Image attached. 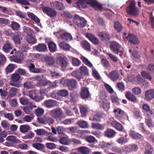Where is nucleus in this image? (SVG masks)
Returning <instances> with one entry per match:
<instances>
[{"mask_svg":"<svg viewBox=\"0 0 154 154\" xmlns=\"http://www.w3.org/2000/svg\"><path fill=\"white\" fill-rule=\"evenodd\" d=\"M101 116L98 114H96L91 116L89 118V120L93 121H100Z\"/></svg>","mask_w":154,"mask_h":154,"instance_id":"obj_43","label":"nucleus"},{"mask_svg":"<svg viewBox=\"0 0 154 154\" xmlns=\"http://www.w3.org/2000/svg\"><path fill=\"white\" fill-rule=\"evenodd\" d=\"M44 112V109L42 108H38L35 110V114L37 116H40L43 114Z\"/></svg>","mask_w":154,"mask_h":154,"instance_id":"obj_61","label":"nucleus"},{"mask_svg":"<svg viewBox=\"0 0 154 154\" xmlns=\"http://www.w3.org/2000/svg\"><path fill=\"white\" fill-rule=\"evenodd\" d=\"M111 125L113 126L115 129L119 131H122L124 129V128L122 125L116 121H112L111 122Z\"/></svg>","mask_w":154,"mask_h":154,"instance_id":"obj_27","label":"nucleus"},{"mask_svg":"<svg viewBox=\"0 0 154 154\" xmlns=\"http://www.w3.org/2000/svg\"><path fill=\"white\" fill-rule=\"evenodd\" d=\"M23 85L25 88H32L34 87L33 82L31 81H27L25 82Z\"/></svg>","mask_w":154,"mask_h":154,"instance_id":"obj_55","label":"nucleus"},{"mask_svg":"<svg viewBox=\"0 0 154 154\" xmlns=\"http://www.w3.org/2000/svg\"><path fill=\"white\" fill-rule=\"evenodd\" d=\"M51 5H52L54 8L59 10H62L65 8L63 4L62 3L57 1L52 2L51 3Z\"/></svg>","mask_w":154,"mask_h":154,"instance_id":"obj_20","label":"nucleus"},{"mask_svg":"<svg viewBox=\"0 0 154 154\" xmlns=\"http://www.w3.org/2000/svg\"><path fill=\"white\" fill-rule=\"evenodd\" d=\"M125 96L127 99L133 103H136L137 100L136 97L132 92L128 91L125 94Z\"/></svg>","mask_w":154,"mask_h":154,"instance_id":"obj_16","label":"nucleus"},{"mask_svg":"<svg viewBox=\"0 0 154 154\" xmlns=\"http://www.w3.org/2000/svg\"><path fill=\"white\" fill-rule=\"evenodd\" d=\"M32 146L35 149L39 150L43 149L45 147L44 144L39 143H33Z\"/></svg>","mask_w":154,"mask_h":154,"instance_id":"obj_50","label":"nucleus"},{"mask_svg":"<svg viewBox=\"0 0 154 154\" xmlns=\"http://www.w3.org/2000/svg\"><path fill=\"white\" fill-rule=\"evenodd\" d=\"M145 122L150 129L151 128L154 127V125L152 123V121L150 117H149L148 119H145Z\"/></svg>","mask_w":154,"mask_h":154,"instance_id":"obj_52","label":"nucleus"},{"mask_svg":"<svg viewBox=\"0 0 154 154\" xmlns=\"http://www.w3.org/2000/svg\"><path fill=\"white\" fill-rule=\"evenodd\" d=\"M81 45L83 48L88 51H91V46L89 43L86 41H83L81 42Z\"/></svg>","mask_w":154,"mask_h":154,"instance_id":"obj_28","label":"nucleus"},{"mask_svg":"<svg viewBox=\"0 0 154 154\" xmlns=\"http://www.w3.org/2000/svg\"><path fill=\"white\" fill-rule=\"evenodd\" d=\"M141 89L138 87H135L132 89V92L135 95H138L141 93Z\"/></svg>","mask_w":154,"mask_h":154,"instance_id":"obj_64","label":"nucleus"},{"mask_svg":"<svg viewBox=\"0 0 154 154\" xmlns=\"http://www.w3.org/2000/svg\"><path fill=\"white\" fill-rule=\"evenodd\" d=\"M78 124L81 128H88L89 127L88 123L83 120L79 121V122Z\"/></svg>","mask_w":154,"mask_h":154,"instance_id":"obj_49","label":"nucleus"},{"mask_svg":"<svg viewBox=\"0 0 154 154\" xmlns=\"http://www.w3.org/2000/svg\"><path fill=\"white\" fill-rule=\"evenodd\" d=\"M35 49L38 51L44 52L47 50V47L45 44L40 43L36 46Z\"/></svg>","mask_w":154,"mask_h":154,"instance_id":"obj_23","label":"nucleus"},{"mask_svg":"<svg viewBox=\"0 0 154 154\" xmlns=\"http://www.w3.org/2000/svg\"><path fill=\"white\" fill-rule=\"evenodd\" d=\"M6 62V59L5 56L1 54L0 56V67L4 65Z\"/></svg>","mask_w":154,"mask_h":154,"instance_id":"obj_60","label":"nucleus"},{"mask_svg":"<svg viewBox=\"0 0 154 154\" xmlns=\"http://www.w3.org/2000/svg\"><path fill=\"white\" fill-rule=\"evenodd\" d=\"M65 82L70 90H72L76 87V82L73 79H66Z\"/></svg>","mask_w":154,"mask_h":154,"instance_id":"obj_14","label":"nucleus"},{"mask_svg":"<svg viewBox=\"0 0 154 154\" xmlns=\"http://www.w3.org/2000/svg\"><path fill=\"white\" fill-rule=\"evenodd\" d=\"M1 125L5 130H8L9 129L10 125L6 121H2L1 122Z\"/></svg>","mask_w":154,"mask_h":154,"instance_id":"obj_54","label":"nucleus"},{"mask_svg":"<svg viewBox=\"0 0 154 154\" xmlns=\"http://www.w3.org/2000/svg\"><path fill=\"white\" fill-rule=\"evenodd\" d=\"M88 5L95 10H100L102 9L103 5L96 0H78V8L85 9Z\"/></svg>","mask_w":154,"mask_h":154,"instance_id":"obj_1","label":"nucleus"},{"mask_svg":"<svg viewBox=\"0 0 154 154\" xmlns=\"http://www.w3.org/2000/svg\"><path fill=\"white\" fill-rule=\"evenodd\" d=\"M116 133L114 130L108 129L105 131V136L109 138H112L116 135Z\"/></svg>","mask_w":154,"mask_h":154,"instance_id":"obj_25","label":"nucleus"},{"mask_svg":"<svg viewBox=\"0 0 154 154\" xmlns=\"http://www.w3.org/2000/svg\"><path fill=\"white\" fill-rule=\"evenodd\" d=\"M126 11L127 13L129 15L133 16L137 15L138 12L136 8L135 4L134 3H130L126 8Z\"/></svg>","mask_w":154,"mask_h":154,"instance_id":"obj_8","label":"nucleus"},{"mask_svg":"<svg viewBox=\"0 0 154 154\" xmlns=\"http://www.w3.org/2000/svg\"><path fill=\"white\" fill-rule=\"evenodd\" d=\"M59 141L60 143L63 145H67L69 143L68 139L66 137H62L60 139Z\"/></svg>","mask_w":154,"mask_h":154,"instance_id":"obj_56","label":"nucleus"},{"mask_svg":"<svg viewBox=\"0 0 154 154\" xmlns=\"http://www.w3.org/2000/svg\"><path fill=\"white\" fill-rule=\"evenodd\" d=\"M115 117L120 121L128 120V116L127 114L120 108L115 109L113 110Z\"/></svg>","mask_w":154,"mask_h":154,"instance_id":"obj_4","label":"nucleus"},{"mask_svg":"<svg viewBox=\"0 0 154 154\" xmlns=\"http://www.w3.org/2000/svg\"><path fill=\"white\" fill-rule=\"evenodd\" d=\"M54 119L50 117H47L45 118V124H48L49 125H51L54 123Z\"/></svg>","mask_w":154,"mask_h":154,"instance_id":"obj_63","label":"nucleus"},{"mask_svg":"<svg viewBox=\"0 0 154 154\" xmlns=\"http://www.w3.org/2000/svg\"><path fill=\"white\" fill-rule=\"evenodd\" d=\"M81 113L83 116H85L88 112L87 108L84 106H81L79 107Z\"/></svg>","mask_w":154,"mask_h":154,"instance_id":"obj_59","label":"nucleus"},{"mask_svg":"<svg viewBox=\"0 0 154 154\" xmlns=\"http://www.w3.org/2000/svg\"><path fill=\"white\" fill-rule=\"evenodd\" d=\"M100 106V107L103 108L106 111L108 110L109 108V104L107 102L106 100L101 102Z\"/></svg>","mask_w":154,"mask_h":154,"instance_id":"obj_36","label":"nucleus"},{"mask_svg":"<svg viewBox=\"0 0 154 154\" xmlns=\"http://www.w3.org/2000/svg\"><path fill=\"white\" fill-rule=\"evenodd\" d=\"M108 76L112 81H115L119 79V74L116 70H113L109 73Z\"/></svg>","mask_w":154,"mask_h":154,"instance_id":"obj_17","label":"nucleus"},{"mask_svg":"<svg viewBox=\"0 0 154 154\" xmlns=\"http://www.w3.org/2000/svg\"><path fill=\"white\" fill-rule=\"evenodd\" d=\"M26 40L28 43L30 44H35L37 42L36 38L32 35L26 36Z\"/></svg>","mask_w":154,"mask_h":154,"instance_id":"obj_39","label":"nucleus"},{"mask_svg":"<svg viewBox=\"0 0 154 154\" xmlns=\"http://www.w3.org/2000/svg\"><path fill=\"white\" fill-rule=\"evenodd\" d=\"M125 38L128 39L129 42L135 45L139 44L140 42L137 36L132 33L128 34Z\"/></svg>","mask_w":154,"mask_h":154,"instance_id":"obj_11","label":"nucleus"},{"mask_svg":"<svg viewBox=\"0 0 154 154\" xmlns=\"http://www.w3.org/2000/svg\"><path fill=\"white\" fill-rule=\"evenodd\" d=\"M30 128L29 125H20V129L21 132L26 133L28 131Z\"/></svg>","mask_w":154,"mask_h":154,"instance_id":"obj_44","label":"nucleus"},{"mask_svg":"<svg viewBox=\"0 0 154 154\" xmlns=\"http://www.w3.org/2000/svg\"><path fill=\"white\" fill-rule=\"evenodd\" d=\"M130 135L133 138L135 139H141L143 138V136L141 134H139L138 133H136L134 131H131Z\"/></svg>","mask_w":154,"mask_h":154,"instance_id":"obj_31","label":"nucleus"},{"mask_svg":"<svg viewBox=\"0 0 154 154\" xmlns=\"http://www.w3.org/2000/svg\"><path fill=\"white\" fill-rule=\"evenodd\" d=\"M124 137H122L118 138L116 140L117 142L121 144L127 143L128 139L126 138V137H127V134H126Z\"/></svg>","mask_w":154,"mask_h":154,"instance_id":"obj_33","label":"nucleus"},{"mask_svg":"<svg viewBox=\"0 0 154 154\" xmlns=\"http://www.w3.org/2000/svg\"><path fill=\"white\" fill-rule=\"evenodd\" d=\"M42 10L43 12L50 17H55L57 15V12L49 7H45Z\"/></svg>","mask_w":154,"mask_h":154,"instance_id":"obj_9","label":"nucleus"},{"mask_svg":"<svg viewBox=\"0 0 154 154\" xmlns=\"http://www.w3.org/2000/svg\"><path fill=\"white\" fill-rule=\"evenodd\" d=\"M86 36L93 44L95 45H98L99 44V41L97 38L94 35L88 33L86 34Z\"/></svg>","mask_w":154,"mask_h":154,"instance_id":"obj_18","label":"nucleus"},{"mask_svg":"<svg viewBox=\"0 0 154 154\" xmlns=\"http://www.w3.org/2000/svg\"><path fill=\"white\" fill-rule=\"evenodd\" d=\"M12 47H11L10 43H6L2 47V50L6 53H8L9 52L10 49H12Z\"/></svg>","mask_w":154,"mask_h":154,"instance_id":"obj_42","label":"nucleus"},{"mask_svg":"<svg viewBox=\"0 0 154 154\" xmlns=\"http://www.w3.org/2000/svg\"><path fill=\"white\" fill-rule=\"evenodd\" d=\"M110 49L114 53L118 54L119 53V56L122 58L124 53L123 48L119 44L116 42H113L110 45Z\"/></svg>","mask_w":154,"mask_h":154,"instance_id":"obj_3","label":"nucleus"},{"mask_svg":"<svg viewBox=\"0 0 154 154\" xmlns=\"http://www.w3.org/2000/svg\"><path fill=\"white\" fill-rule=\"evenodd\" d=\"M147 71L150 73L153 74L154 73V65L153 64H150L147 68Z\"/></svg>","mask_w":154,"mask_h":154,"instance_id":"obj_57","label":"nucleus"},{"mask_svg":"<svg viewBox=\"0 0 154 154\" xmlns=\"http://www.w3.org/2000/svg\"><path fill=\"white\" fill-rule=\"evenodd\" d=\"M80 59L82 60L83 63L88 67H91L93 66L92 63L87 58L83 56H81Z\"/></svg>","mask_w":154,"mask_h":154,"instance_id":"obj_46","label":"nucleus"},{"mask_svg":"<svg viewBox=\"0 0 154 154\" xmlns=\"http://www.w3.org/2000/svg\"><path fill=\"white\" fill-rule=\"evenodd\" d=\"M79 69L80 73L82 75H86L88 74V69L86 66H81L80 67Z\"/></svg>","mask_w":154,"mask_h":154,"instance_id":"obj_40","label":"nucleus"},{"mask_svg":"<svg viewBox=\"0 0 154 154\" xmlns=\"http://www.w3.org/2000/svg\"><path fill=\"white\" fill-rule=\"evenodd\" d=\"M81 97L83 99L88 98L91 96L89 89L88 88H82L80 94Z\"/></svg>","mask_w":154,"mask_h":154,"instance_id":"obj_12","label":"nucleus"},{"mask_svg":"<svg viewBox=\"0 0 154 154\" xmlns=\"http://www.w3.org/2000/svg\"><path fill=\"white\" fill-rule=\"evenodd\" d=\"M138 149L136 144H132L129 145L127 147V151L129 152H136Z\"/></svg>","mask_w":154,"mask_h":154,"instance_id":"obj_29","label":"nucleus"},{"mask_svg":"<svg viewBox=\"0 0 154 154\" xmlns=\"http://www.w3.org/2000/svg\"><path fill=\"white\" fill-rule=\"evenodd\" d=\"M44 103L47 108H50L56 105L57 102L55 100L50 99L45 100Z\"/></svg>","mask_w":154,"mask_h":154,"instance_id":"obj_21","label":"nucleus"},{"mask_svg":"<svg viewBox=\"0 0 154 154\" xmlns=\"http://www.w3.org/2000/svg\"><path fill=\"white\" fill-rule=\"evenodd\" d=\"M45 60L49 65H53L54 63V59L49 56H46L45 58Z\"/></svg>","mask_w":154,"mask_h":154,"instance_id":"obj_41","label":"nucleus"},{"mask_svg":"<svg viewBox=\"0 0 154 154\" xmlns=\"http://www.w3.org/2000/svg\"><path fill=\"white\" fill-rule=\"evenodd\" d=\"M63 112L61 109L56 108L51 110L50 112V115L58 122H60L65 118L63 116Z\"/></svg>","mask_w":154,"mask_h":154,"instance_id":"obj_5","label":"nucleus"},{"mask_svg":"<svg viewBox=\"0 0 154 154\" xmlns=\"http://www.w3.org/2000/svg\"><path fill=\"white\" fill-rule=\"evenodd\" d=\"M58 94L60 97H66L69 94L68 91L65 89H61L58 90Z\"/></svg>","mask_w":154,"mask_h":154,"instance_id":"obj_47","label":"nucleus"},{"mask_svg":"<svg viewBox=\"0 0 154 154\" xmlns=\"http://www.w3.org/2000/svg\"><path fill=\"white\" fill-rule=\"evenodd\" d=\"M20 33L18 32L13 37V39L15 44H20L21 38Z\"/></svg>","mask_w":154,"mask_h":154,"instance_id":"obj_38","label":"nucleus"},{"mask_svg":"<svg viewBox=\"0 0 154 154\" xmlns=\"http://www.w3.org/2000/svg\"><path fill=\"white\" fill-rule=\"evenodd\" d=\"M48 48L50 51L51 53L56 52L57 50L56 45L53 41H50L48 43Z\"/></svg>","mask_w":154,"mask_h":154,"instance_id":"obj_26","label":"nucleus"},{"mask_svg":"<svg viewBox=\"0 0 154 154\" xmlns=\"http://www.w3.org/2000/svg\"><path fill=\"white\" fill-rule=\"evenodd\" d=\"M87 21L84 18L78 15V26L83 27L86 26Z\"/></svg>","mask_w":154,"mask_h":154,"instance_id":"obj_24","label":"nucleus"},{"mask_svg":"<svg viewBox=\"0 0 154 154\" xmlns=\"http://www.w3.org/2000/svg\"><path fill=\"white\" fill-rule=\"evenodd\" d=\"M141 74L142 76L145 79H146L150 81L152 80V77L149 73L145 71H143L141 72Z\"/></svg>","mask_w":154,"mask_h":154,"instance_id":"obj_45","label":"nucleus"},{"mask_svg":"<svg viewBox=\"0 0 154 154\" xmlns=\"http://www.w3.org/2000/svg\"><path fill=\"white\" fill-rule=\"evenodd\" d=\"M114 27L118 32H120L122 30L123 27L119 21H116L114 22Z\"/></svg>","mask_w":154,"mask_h":154,"instance_id":"obj_32","label":"nucleus"},{"mask_svg":"<svg viewBox=\"0 0 154 154\" xmlns=\"http://www.w3.org/2000/svg\"><path fill=\"white\" fill-rule=\"evenodd\" d=\"M31 79V80L32 81H37L36 85L38 87L45 86L48 83V81L43 79L42 77L39 75H37L32 77Z\"/></svg>","mask_w":154,"mask_h":154,"instance_id":"obj_7","label":"nucleus"},{"mask_svg":"<svg viewBox=\"0 0 154 154\" xmlns=\"http://www.w3.org/2000/svg\"><path fill=\"white\" fill-rule=\"evenodd\" d=\"M20 103L23 105H26L28 104L29 101L28 99L25 97H22L19 99Z\"/></svg>","mask_w":154,"mask_h":154,"instance_id":"obj_62","label":"nucleus"},{"mask_svg":"<svg viewBox=\"0 0 154 154\" xmlns=\"http://www.w3.org/2000/svg\"><path fill=\"white\" fill-rule=\"evenodd\" d=\"M17 89L15 87L12 88L9 90V96L11 97H13L15 96L17 93Z\"/></svg>","mask_w":154,"mask_h":154,"instance_id":"obj_51","label":"nucleus"},{"mask_svg":"<svg viewBox=\"0 0 154 154\" xmlns=\"http://www.w3.org/2000/svg\"><path fill=\"white\" fill-rule=\"evenodd\" d=\"M59 38L62 40L66 42H68L72 39L71 35L67 32L64 33L60 35Z\"/></svg>","mask_w":154,"mask_h":154,"instance_id":"obj_19","label":"nucleus"},{"mask_svg":"<svg viewBox=\"0 0 154 154\" xmlns=\"http://www.w3.org/2000/svg\"><path fill=\"white\" fill-rule=\"evenodd\" d=\"M45 145L47 148L51 149H54L56 147V144L54 143H47Z\"/></svg>","mask_w":154,"mask_h":154,"instance_id":"obj_58","label":"nucleus"},{"mask_svg":"<svg viewBox=\"0 0 154 154\" xmlns=\"http://www.w3.org/2000/svg\"><path fill=\"white\" fill-rule=\"evenodd\" d=\"M11 26L13 30H18L20 28V25L18 23L14 21H12Z\"/></svg>","mask_w":154,"mask_h":154,"instance_id":"obj_53","label":"nucleus"},{"mask_svg":"<svg viewBox=\"0 0 154 154\" xmlns=\"http://www.w3.org/2000/svg\"><path fill=\"white\" fill-rule=\"evenodd\" d=\"M154 151V149L152 146H147L145 149V154H152Z\"/></svg>","mask_w":154,"mask_h":154,"instance_id":"obj_48","label":"nucleus"},{"mask_svg":"<svg viewBox=\"0 0 154 154\" xmlns=\"http://www.w3.org/2000/svg\"><path fill=\"white\" fill-rule=\"evenodd\" d=\"M23 58V54L21 52L16 51L15 55L11 57L10 59L14 62L20 63Z\"/></svg>","mask_w":154,"mask_h":154,"instance_id":"obj_10","label":"nucleus"},{"mask_svg":"<svg viewBox=\"0 0 154 154\" xmlns=\"http://www.w3.org/2000/svg\"><path fill=\"white\" fill-rule=\"evenodd\" d=\"M78 151L83 154H88L90 153V149L85 146H81L78 148Z\"/></svg>","mask_w":154,"mask_h":154,"instance_id":"obj_30","label":"nucleus"},{"mask_svg":"<svg viewBox=\"0 0 154 154\" xmlns=\"http://www.w3.org/2000/svg\"><path fill=\"white\" fill-rule=\"evenodd\" d=\"M98 35L101 40L103 41H108L111 38L110 35L106 32H102L99 33Z\"/></svg>","mask_w":154,"mask_h":154,"instance_id":"obj_15","label":"nucleus"},{"mask_svg":"<svg viewBox=\"0 0 154 154\" xmlns=\"http://www.w3.org/2000/svg\"><path fill=\"white\" fill-rule=\"evenodd\" d=\"M57 64L61 67L62 71H65L69 69L68 68L69 63L67 58L65 57L59 56L57 59Z\"/></svg>","mask_w":154,"mask_h":154,"instance_id":"obj_2","label":"nucleus"},{"mask_svg":"<svg viewBox=\"0 0 154 154\" xmlns=\"http://www.w3.org/2000/svg\"><path fill=\"white\" fill-rule=\"evenodd\" d=\"M59 46L60 48L66 51L69 50L70 48V46L68 44L64 42H60L59 44Z\"/></svg>","mask_w":154,"mask_h":154,"instance_id":"obj_35","label":"nucleus"},{"mask_svg":"<svg viewBox=\"0 0 154 154\" xmlns=\"http://www.w3.org/2000/svg\"><path fill=\"white\" fill-rule=\"evenodd\" d=\"M28 67L29 69V71L31 72L37 73H40L41 72V70L39 69L35 68L34 64L32 63H29Z\"/></svg>","mask_w":154,"mask_h":154,"instance_id":"obj_22","label":"nucleus"},{"mask_svg":"<svg viewBox=\"0 0 154 154\" xmlns=\"http://www.w3.org/2000/svg\"><path fill=\"white\" fill-rule=\"evenodd\" d=\"M15 68V65L14 64L10 63L7 66L5 69V71L7 74L12 72Z\"/></svg>","mask_w":154,"mask_h":154,"instance_id":"obj_34","label":"nucleus"},{"mask_svg":"<svg viewBox=\"0 0 154 154\" xmlns=\"http://www.w3.org/2000/svg\"><path fill=\"white\" fill-rule=\"evenodd\" d=\"M91 127L93 129L97 130H103L104 128V125L102 124L94 123H92L91 124Z\"/></svg>","mask_w":154,"mask_h":154,"instance_id":"obj_37","label":"nucleus"},{"mask_svg":"<svg viewBox=\"0 0 154 154\" xmlns=\"http://www.w3.org/2000/svg\"><path fill=\"white\" fill-rule=\"evenodd\" d=\"M20 78V75L18 73H16L13 74L11 77V80L10 82V85L17 87H19L20 84L19 81Z\"/></svg>","mask_w":154,"mask_h":154,"instance_id":"obj_6","label":"nucleus"},{"mask_svg":"<svg viewBox=\"0 0 154 154\" xmlns=\"http://www.w3.org/2000/svg\"><path fill=\"white\" fill-rule=\"evenodd\" d=\"M154 98V89H150L145 92L144 99L146 101L151 100Z\"/></svg>","mask_w":154,"mask_h":154,"instance_id":"obj_13","label":"nucleus"}]
</instances>
